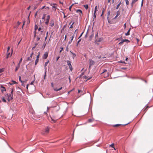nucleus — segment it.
<instances>
[{
    "instance_id": "nucleus-1",
    "label": "nucleus",
    "mask_w": 153,
    "mask_h": 153,
    "mask_svg": "<svg viewBox=\"0 0 153 153\" xmlns=\"http://www.w3.org/2000/svg\"><path fill=\"white\" fill-rule=\"evenodd\" d=\"M13 89H11V92L10 94V95H8L7 94V96L8 97V100L9 101H10V100H12L13 99Z\"/></svg>"
},
{
    "instance_id": "nucleus-2",
    "label": "nucleus",
    "mask_w": 153,
    "mask_h": 153,
    "mask_svg": "<svg viewBox=\"0 0 153 153\" xmlns=\"http://www.w3.org/2000/svg\"><path fill=\"white\" fill-rule=\"evenodd\" d=\"M50 128L48 127H46L45 129L42 131V133L43 134H48L50 130Z\"/></svg>"
},
{
    "instance_id": "nucleus-3",
    "label": "nucleus",
    "mask_w": 153,
    "mask_h": 153,
    "mask_svg": "<svg viewBox=\"0 0 153 153\" xmlns=\"http://www.w3.org/2000/svg\"><path fill=\"white\" fill-rule=\"evenodd\" d=\"M47 19L46 20V22L45 23V24L47 25H48V24L49 22V20L50 18V16L49 15H48L47 16Z\"/></svg>"
},
{
    "instance_id": "nucleus-4",
    "label": "nucleus",
    "mask_w": 153,
    "mask_h": 153,
    "mask_svg": "<svg viewBox=\"0 0 153 153\" xmlns=\"http://www.w3.org/2000/svg\"><path fill=\"white\" fill-rule=\"evenodd\" d=\"M50 5L52 7L53 10H54L55 11H56V10L57 9L56 6H55V5L57 6V4H51Z\"/></svg>"
},
{
    "instance_id": "nucleus-5",
    "label": "nucleus",
    "mask_w": 153,
    "mask_h": 153,
    "mask_svg": "<svg viewBox=\"0 0 153 153\" xmlns=\"http://www.w3.org/2000/svg\"><path fill=\"white\" fill-rule=\"evenodd\" d=\"M94 63L95 62L94 61H93L92 59H90L89 68H90L91 66L93 65L94 64Z\"/></svg>"
},
{
    "instance_id": "nucleus-6",
    "label": "nucleus",
    "mask_w": 153,
    "mask_h": 153,
    "mask_svg": "<svg viewBox=\"0 0 153 153\" xmlns=\"http://www.w3.org/2000/svg\"><path fill=\"white\" fill-rule=\"evenodd\" d=\"M54 22L53 20H51L49 24V25L51 27H52L54 25Z\"/></svg>"
},
{
    "instance_id": "nucleus-7",
    "label": "nucleus",
    "mask_w": 153,
    "mask_h": 153,
    "mask_svg": "<svg viewBox=\"0 0 153 153\" xmlns=\"http://www.w3.org/2000/svg\"><path fill=\"white\" fill-rule=\"evenodd\" d=\"M48 56V53L47 52H45L43 56V58L44 59H46Z\"/></svg>"
},
{
    "instance_id": "nucleus-8",
    "label": "nucleus",
    "mask_w": 153,
    "mask_h": 153,
    "mask_svg": "<svg viewBox=\"0 0 153 153\" xmlns=\"http://www.w3.org/2000/svg\"><path fill=\"white\" fill-rule=\"evenodd\" d=\"M76 12L79 13L80 16L82 14V12L81 10L80 9H78L76 10Z\"/></svg>"
},
{
    "instance_id": "nucleus-9",
    "label": "nucleus",
    "mask_w": 153,
    "mask_h": 153,
    "mask_svg": "<svg viewBox=\"0 0 153 153\" xmlns=\"http://www.w3.org/2000/svg\"><path fill=\"white\" fill-rule=\"evenodd\" d=\"M34 54V53L33 52H32L31 53V54L30 55V57H28V58H27V61H30L31 60L32 58V55Z\"/></svg>"
},
{
    "instance_id": "nucleus-10",
    "label": "nucleus",
    "mask_w": 153,
    "mask_h": 153,
    "mask_svg": "<svg viewBox=\"0 0 153 153\" xmlns=\"http://www.w3.org/2000/svg\"><path fill=\"white\" fill-rule=\"evenodd\" d=\"M12 53V51L11 53L10 54V53H9L8 52H7V55L6 56V58L7 59L9 57H10Z\"/></svg>"
},
{
    "instance_id": "nucleus-11",
    "label": "nucleus",
    "mask_w": 153,
    "mask_h": 153,
    "mask_svg": "<svg viewBox=\"0 0 153 153\" xmlns=\"http://www.w3.org/2000/svg\"><path fill=\"white\" fill-rule=\"evenodd\" d=\"M138 0H133L131 4V7H132L134 4Z\"/></svg>"
},
{
    "instance_id": "nucleus-12",
    "label": "nucleus",
    "mask_w": 153,
    "mask_h": 153,
    "mask_svg": "<svg viewBox=\"0 0 153 153\" xmlns=\"http://www.w3.org/2000/svg\"><path fill=\"white\" fill-rule=\"evenodd\" d=\"M1 90L2 92H3V91H5L6 90L5 88L4 87L2 86H1Z\"/></svg>"
},
{
    "instance_id": "nucleus-13",
    "label": "nucleus",
    "mask_w": 153,
    "mask_h": 153,
    "mask_svg": "<svg viewBox=\"0 0 153 153\" xmlns=\"http://www.w3.org/2000/svg\"><path fill=\"white\" fill-rule=\"evenodd\" d=\"M83 78L84 79H87V80H86V81H87L88 80L92 78V77H90L88 78L87 76H83Z\"/></svg>"
},
{
    "instance_id": "nucleus-14",
    "label": "nucleus",
    "mask_w": 153,
    "mask_h": 153,
    "mask_svg": "<svg viewBox=\"0 0 153 153\" xmlns=\"http://www.w3.org/2000/svg\"><path fill=\"white\" fill-rule=\"evenodd\" d=\"M68 66H69V68H70V71H72L73 69H72V65H71V63L69 64H68Z\"/></svg>"
},
{
    "instance_id": "nucleus-15",
    "label": "nucleus",
    "mask_w": 153,
    "mask_h": 153,
    "mask_svg": "<svg viewBox=\"0 0 153 153\" xmlns=\"http://www.w3.org/2000/svg\"><path fill=\"white\" fill-rule=\"evenodd\" d=\"M120 14V12L119 11H118L117 12V15L114 18V19H116Z\"/></svg>"
},
{
    "instance_id": "nucleus-16",
    "label": "nucleus",
    "mask_w": 153,
    "mask_h": 153,
    "mask_svg": "<svg viewBox=\"0 0 153 153\" xmlns=\"http://www.w3.org/2000/svg\"><path fill=\"white\" fill-rule=\"evenodd\" d=\"M131 30V28H130L129 30L125 34V35L126 36H128L130 34V31Z\"/></svg>"
},
{
    "instance_id": "nucleus-17",
    "label": "nucleus",
    "mask_w": 153,
    "mask_h": 153,
    "mask_svg": "<svg viewBox=\"0 0 153 153\" xmlns=\"http://www.w3.org/2000/svg\"><path fill=\"white\" fill-rule=\"evenodd\" d=\"M74 38V36H72L71 37V39H70V40L69 41V42H68V43L69 44H70V43H71V42H72L73 39Z\"/></svg>"
},
{
    "instance_id": "nucleus-18",
    "label": "nucleus",
    "mask_w": 153,
    "mask_h": 153,
    "mask_svg": "<svg viewBox=\"0 0 153 153\" xmlns=\"http://www.w3.org/2000/svg\"><path fill=\"white\" fill-rule=\"evenodd\" d=\"M20 66V65H18L16 67V68H15V71H17V70H18V69L19 68Z\"/></svg>"
},
{
    "instance_id": "nucleus-19",
    "label": "nucleus",
    "mask_w": 153,
    "mask_h": 153,
    "mask_svg": "<svg viewBox=\"0 0 153 153\" xmlns=\"http://www.w3.org/2000/svg\"><path fill=\"white\" fill-rule=\"evenodd\" d=\"M121 125V124H116V125H113V126L114 127H118L120 126Z\"/></svg>"
},
{
    "instance_id": "nucleus-20",
    "label": "nucleus",
    "mask_w": 153,
    "mask_h": 153,
    "mask_svg": "<svg viewBox=\"0 0 153 153\" xmlns=\"http://www.w3.org/2000/svg\"><path fill=\"white\" fill-rule=\"evenodd\" d=\"M81 92H81L82 94L81 95H83L85 94V93H83L81 91L79 90H78V93H80Z\"/></svg>"
},
{
    "instance_id": "nucleus-21",
    "label": "nucleus",
    "mask_w": 153,
    "mask_h": 153,
    "mask_svg": "<svg viewBox=\"0 0 153 153\" xmlns=\"http://www.w3.org/2000/svg\"><path fill=\"white\" fill-rule=\"evenodd\" d=\"M126 2V4L127 5H128L129 4V2L128 0H125Z\"/></svg>"
},
{
    "instance_id": "nucleus-22",
    "label": "nucleus",
    "mask_w": 153,
    "mask_h": 153,
    "mask_svg": "<svg viewBox=\"0 0 153 153\" xmlns=\"http://www.w3.org/2000/svg\"><path fill=\"white\" fill-rule=\"evenodd\" d=\"M1 99H2V101L4 102H6V101L4 97H2Z\"/></svg>"
},
{
    "instance_id": "nucleus-23",
    "label": "nucleus",
    "mask_w": 153,
    "mask_h": 153,
    "mask_svg": "<svg viewBox=\"0 0 153 153\" xmlns=\"http://www.w3.org/2000/svg\"><path fill=\"white\" fill-rule=\"evenodd\" d=\"M121 4V1L120 2V3L117 5V7H116V9H118L119 7L120 6V4Z\"/></svg>"
},
{
    "instance_id": "nucleus-24",
    "label": "nucleus",
    "mask_w": 153,
    "mask_h": 153,
    "mask_svg": "<svg viewBox=\"0 0 153 153\" xmlns=\"http://www.w3.org/2000/svg\"><path fill=\"white\" fill-rule=\"evenodd\" d=\"M98 10V7H97V6H95V9H94V12H96V11L97 10Z\"/></svg>"
},
{
    "instance_id": "nucleus-25",
    "label": "nucleus",
    "mask_w": 153,
    "mask_h": 153,
    "mask_svg": "<svg viewBox=\"0 0 153 153\" xmlns=\"http://www.w3.org/2000/svg\"><path fill=\"white\" fill-rule=\"evenodd\" d=\"M84 6L85 7V8L86 9H88V4L85 5Z\"/></svg>"
},
{
    "instance_id": "nucleus-26",
    "label": "nucleus",
    "mask_w": 153,
    "mask_h": 153,
    "mask_svg": "<svg viewBox=\"0 0 153 153\" xmlns=\"http://www.w3.org/2000/svg\"><path fill=\"white\" fill-rule=\"evenodd\" d=\"M38 61H39V59H36L35 61V65H36L37 64V63L38 62Z\"/></svg>"
},
{
    "instance_id": "nucleus-27",
    "label": "nucleus",
    "mask_w": 153,
    "mask_h": 153,
    "mask_svg": "<svg viewBox=\"0 0 153 153\" xmlns=\"http://www.w3.org/2000/svg\"><path fill=\"white\" fill-rule=\"evenodd\" d=\"M12 82H13V83H10V85H12L14 84H16L17 83L15 81H12Z\"/></svg>"
},
{
    "instance_id": "nucleus-28",
    "label": "nucleus",
    "mask_w": 153,
    "mask_h": 153,
    "mask_svg": "<svg viewBox=\"0 0 153 153\" xmlns=\"http://www.w3.org/2000/svg\"><path fill=\"white\" fill-rule=\"evenodd\" d=\"M149 108V106L147 105L146 106V108H145V109L144 110V111H145V112L146 111H147V108Z\"/></svg>"
},
{
    "instance_id": "nucleus-29",
    "label": "nucleus",
    "mask_w": 153,
    "mask_h": 153,
    "mask_svg": "<svg viewBox=\"0 0 153 153\" xmlns=\"http://www.w3.org/2000/svg\"><path fill=\"white\" fill-rule=\"evenodd\" d=\"M149 108V106L147 105L146 106V108H145V109L144 110V111H145V112L146 111H147V108Z\"/></svg>"
},
{
    "instance_id": "nucleus-30",
    "label": "nucleus",
    "mask_w": 153,
    "mask_h": 153,
    "mask_svg": "<svg viewBox=\"0 0 153 153\" xmlns=\"http://www.w3.org/2000/svg\"><path fill=\"white\" fill-rule=\"evenodd\" d=\"M149 108V106L147 105L146 106V108H145V109L144 110V111H145V112L146 111H147V108Z\"/></svg>"
},
{
    "instance_id": "nucleus-31",
    "label": "nucleus",
    "mask_w": 153,
    "mask_h": 153,
    "mask_svg": "<svg viewBox=\"0 0 153 153\" xmlns=\"http://www.w3.org/2000/svg\"><path fill=\"white\" fill-rule=\"evenodd\" d=\"M50 118L51 119V120L53 121V122L54 123H55L56 122V120L53 119L51 117Z\"/></svg>"
},
{
    "instance_id": "nucleus-32",
    "label": "nucleus",
    "mask_w": 153,
    "mask_h": 153,
    "mask_svg": "<svg viewBox=\"0 0 153 153\" xmlns=\"http://www.w3.org/2000/svg\"><path fill=\"white\" fill-rule=\"evenodd\" d=\"M22 58H21L20 59V61H19V63H18V65H20V63H21V62H22Z\"/></svg>"
},
{
    "instance_id": "nucleus-33",
    "label": "nucleus",
    "mask_w": 153,
    "mask_h": 153,
    "mask_svg": "<svg viewBox=\"0 0 153 153\" xmlns=\"http://www.w3.org/2000/svg\"><path fill=\"white\" fill-rule=\"evenodd\" d=\"M124 42V41H123V39L121 40V41L119 43V44L121 45Z\"/></svg>"
},
{
    "instance_id": "nucleus-34",
    "label": "nucleus",
    "mask_w": 153,
    "mask_h": 153,
    "mask_svg": "<svg viewBox=\"0 0 153 153\" xmlns=\"http://www.w3.org/2000/svg\"><path fill=\"white\" fill-rule=\"evenodd\" d=\"M48 62H49V61H48L46 62H45V68L46 66L48 64Z\"/></svg>"
},
{
    "instance_id": "nucleus-35",
    "label": "nucleus",
    "mask_w": 153,
    "mask_h": 153,
    "mask_svg": "<svg viewBox=\"0 0 153 153\" xmlns=\"http://www.w3.org/2000/svg\"><path fill=\"white\" fill-rule=\"evenodd\" d=\"M46 15V14H44L43 15V16H42V19H43V20L45 19Z\"/></svg>"
},
{
    "instance_id": "nucleus-36",
    "label": "nucleus",
    "mask_w": 153,
    "mask_h": 153,
    "mask_svg": "<svg viewBox=\"0 0 153 153\" xmlns=\"http://www.w3.org/2000/svg\"><path fill=\"white\" fill-rule=\"evenodd\" d=\"M96 15H97V14L96 13V12H94V18H95L96 17Z\"/></svg>"
},
{
    "instance_id": "nucleus-37",
    "label": "nucleus",
    "mask_w": 153,
    "mask_h": 153,
    "mask_svg": "<svg viewBox=\"0 0 153 153\" xmlns=\"http://www.w3.org/2000/svg\"><path fill=\"white\" fill-rule=\"evenodd\" d=\"M4 68H2L0 69V73H2L4 71Z\"/></svg>"
},
{
    "instance_id": "nucleus-38",
    "label": "nucleus",
    "mask_w": 153,
    "mask_h": 153,
    "mask_svg": "<svg viewBox=\"0 0 153 153\" xmlns=\"http://www.w3.org/2000/svg\"><path fill=\"white\" fill-rule=\"evenodd\" d=\"M74 22H73V23H72V25L70 26V28H71L73 27V25H74Z\"/></svg>"
},
{
    "instance_id": "nucleus-39",
    "label": "nucleus",
    "mask_w": 153,
    "mask_h": 153,
    "mask_svg": "<svg viewBox=\"0 0 153 153\" xmlns=\"http://www.w3.org/2000/svg\"><path fill=\"white\" fill-rule=\"evenodd\" d=\"M40 55V53H38V54L36 56V59H39Z\"/></svg>"
},
{
    "instance_id": "nucleus-40",
    "label": "nucleus",
    "mask_w": 153,
    "mask_h": 153,
    "mask_svg": "<svg viewBox=\"0 0 153 153\" xmlns=\"http://www.w3.org/2000/svg\"><path fill=\"white\" fill-rule=\"evenodd\" d=\"M110 146L111 147H112V148H114V144L113 143L111 144Z\"/></svg>"
},
{
    "instance_id": "nucleus-41",
    "label": "nucleus",
    "mask_w": 153,
    "mask_h": 153,
    "mask_svg": "<svg viewBox=\"0 0 153 153\" xmlns=\"http://www.w3.org/2000/svg\"><path fill=\"white\" fill-rule=\"evenodd\" d=\"M66 62H67V65L71 63V62L70 61H69V60H67Z\"/></svg>"
},
{
    "instance_id": "nucleus-42",
    "label": "nucleus",
    "mask_w": 153,
    "mask_h": 153,
    "mask_svg": "<svg viewBox=\"0 0 153 153\" xmlns=\"http://www.w3.org/2000/svg\"><path fill=\"white\" fill-rule=\"evenodd\" d=\"M54 91H59V89H57V88H54L53 89Z\"/></svg>"
},
{
    "instance_id": "nucleus-43",
    "label": "nucleus",
    "mask_w": 153,
    "mask_h": 153,
    "mask_svg": "<svg viewBox=\"0 0 153 153\" xmlns=\"http://www.w3.org/2000/svg\"><path fill=\"white\" fill-rule=\"evenodd\" d=\"M38 28V26L36 25L35 26V30H36Z\"/></svg>"
},
{
    "instance_id": "nucleus-44",
    "label": "nucleus",
    "mask_w": 153,
    "mask_h": 153,
    "mask_svg": "<svg viewBox=\"0 0 153 153\" xmlns=\"http://www.w3.org/2000/svg\"><path fill=\"white\" fill-rule=\"evenodd\" d=\"M19 80L22 82V83L23 82V81L21 80V76H19Z\"/></svg>"
},
{
    "instance_id": "nucleus-45",
    "label": "nucleus",
    "mask_w": 153,
    "mask_h": 153,
    "mask_svg": "<svg viewBox=\"0 0 153 153\" xmlns=\"http://www.w3.org/2000/svg\"><path fill=\"white\" fill-rule=\"evenodd\" d=\"M45 9H47V10H49V7H45Z\"/></svg>"
},
{
    "instance_id": "nucleus-46",
    "label": "nucleus",
    "mask_w": 153,
    "mask_h": 153,
    "mask_svg": "<svg viewBox=\"0 0 153 153\" xmlns=\"http://www.w3.org/2000/svg\"><path fill=\"white\" fill-rule=\"evenodd\" d=\"M123 40L124 41V42H129L128 40V39H123Z\"/></svg>"
},
{
    "instance_id": "nucleus-47",
    "label": "nucleus",
    "mask_w": 153,
    "mask_h": 153,
    "mask_svg": "<svg viewBox=\"0 0 153 153\" xmlns=\"http://www.w3.org/2000/svg\"><path fill=\"white\" fill-rule=\"evenodd\" d=\"M34 82V81H32L30 83V85H33Z\"/></svg>"
},
{
    "instance_id": "nucleus-48",
    "label": "nucleus",
    "mask_w": 153,
    "mask_h": 153,
    "mask_svg": "<svg viewBox=\"0 0 153 153\" xmlns=\"http://www.w3.org/2000/svg\"><path fill=\"white\" fill-rule=\"evenodd\" d=\"M22 85L25 87V84L24 83H23V82H22Z\"/></svg>"
},
{
    "instance_id": "nucleus-49",
    "label": "nucleus",
    "mask_w": 153,
    "mask_h": 153,
    "mask_svg": "<svg viewBox=\"0 0 153 153\" xmlns=\"http://www.w3.org/2000/svg\"><path fill=\"white\" fill-rule=\"evenodd\" d=\"M73 5H71L70 7H69V9L70 10V11L71 10V7H72V6Z\"/></svg>"
},
{
    "instance_id": "nucleus-50",
    "label": "nucleus",
    "mask_w": 153,
    "mask_h": 153,
    "mask_svg": "<svg viewBox=\"0 0 153 153\" xmlns=\"http://www.w3.org/2000/svg\"><path fill=\"white\" fill-rule=\"evenodd\" d=\"M45 6H43V7H42L40 9L41 10H42L43 9L45 8Z\"/></svg>"
},
{
    "instance_id": "nucleus-51",
    "label": "nucleus",
    "mask_w": 153,
    "mask_h": 153,
    "mask_svg": "<svg viewBox=\"0 0 153 153\" xmlns=\"http://www.w3.org/2000/svg\"><path fill=\"white\" fill-rule=\"evenodd\" d=\"M69 79V83H70L71 82V77L70 76H69L68 78Z\"/></svg>"
},
{
    "instance_id": "nucleus-52",
    "label": "nucleus",
    "mask_w": 153,
    "mask_h": 153,
    "mask_svg": "<svg viewBox=\"0 0 153 153\" xmlns=\"http://www.w3.org/2000/svg\"><path fill=\"white\" fill-rule=\"evenodd\" d=\"M74 89L73 88V89H72V90H71L70 91L68 92V94H69L70 93V92H71V91H73L74 90Z\"/></svg>"
},
{
    "instance_id": "nucleus-53",
    "label": "nucleus",
    "mask_w": 153,
    "mask_h": 153,
    "mask_svg": "<svg viewBox=\"0 0 153 153\" xmlns=\"http://www.w3.org/2000/svg\"><path fill=\"white\" fill-rule=\"evenodd\" d=\"M110 11H109L108 12V16H109L110 14Z\"/></svg>"
},
{
    "instance_id": "nucleus-54",
    "label": "nucleus",
    "mask_w": 153,
    "mask_h": 153,
    "mask_svg": "<svg viewBox=\"0 0 153 153\" xmlns=\"http://www.w3.org/2000/svg\"><path fill=\"white\" fill-rule=\"evenodd\" d=\"M88 122H92V120H91V119H89L88 120Z\"/></svg>"
},
{
    "instance_id": "nucleus-55",
    "label": "nucleus",
    "mask_w": 153,
    "mask_h": 153,
    "mask_svg": "<svg viewBox=\"0 0 153 153\" xmlns=\"http://www.w3.org/2000/svg\"><path fill=\"white\" fill-rule=\"evenodd\" d=\"M21 23L20 22H17V25H18V26Z\"/></svg>"
},
{
    "instance_id": "nucleus-56",
    "label": "nucleus",
    "mask_w": 153,
    "mask_h": 153,
    "mask_svg": "<svg viewBox=\"0 0 153 153\" xmlns=\"http://www.w3.org/2000/svg\"><path fill=\"white\" fill-rule=\"evenodd\" d=\"M60 49H61V50L60 51V52H61L63 50V48L62 47Z\"/></svg>"
},
{
    "instance_id": "nucleus-57",
    "label": "nucleus",
    "mask_w": 153,
    "mask_h": 153,
    "mask_svg": "<svg viewBox=\"0 0 153 153\" xmlns=\"http://www.w3.org/2000/svg\"><path fill=\"white\" fill-rule=\"evenodd\" d=\"M83 32H82V33L81 34V35H80V36H79V39L80 38V37L82 36V34H83Z\"/></svg>"
},
{
    "instance_id": "nucleus-58",
    "label": "nucleus",
    "mask_w": 153,
    "mask_h": 153,
    "mask_svg": "<svg viewBox=\"0 0 153 153\" xmlns=\"http://www.w3.org/2000/svg\"><path fill=\"white\" fill-rule=\"evenodd\" d=\"M37 39V41L39 40V39H40V38H39V37H37V39Z\"/></svg>"
},
{
    "instance_id": "nucleus-59",
    "label": "nucleus",
    "mask_w": 153,
    "mask_h": 153,
    "mask_svg": "<svg viewBox=\"0 0 153 153\" xmlns=\"http://www.w3.org/2000/svg\"><path fill=\"white\" fill-rule=\"evenodd\" d=\"M10 47L9 46L8 47V48H7V52H8L9 50L10 49Z\"/></svg>"
},
{
    "instance_id": "nucleus-60",
    "label": "nucleus",
    "mask_w": 153,
    "mask_h": 153,
    "mask_svg": "<svg viewBox=\"0 0 153 153\" xmlns=\"http://www.w3.org/2000/svg\"><path fill=\"white\" fill-rule=\"evenodd\" d=\"M37 12L35 14L34 16L36 17L37 15Z\"/></svg>"
},
{
    "instance_id": "nucleus-61",
    "label": "nucleus",
    "mask_w": 153,
    "mask_h": 153,
    "mask_svg": "<svg viewBox=\"0 0 153 153\" xmlns=\"http://www.w3.org/2000/svg\"><path fill=\"white\" fill-rule=\"evenodd\" d=\"M107 71L106 70H104L103 72L102 73H105L106 72H107Z\"/></svg>"
},
{
    "instance_id": "nucleus-62",
    "label": "nucleus",
    "mask_w": 153,
    "mask_h": 153,
    "mask_svg": "<svg viewBox=\"0 0 153 153\" xmlns=\"http://www.w3.org/2000/svg\"><path fill=\"white\" fill-rule=\"evenodd\" d=\"M42 28H41V27L39 28L38 29V31H41V30H42Z\"/></svg>"
},
{
    "instance_id": "nucleus-63",
    "label": "nucleus",
    "mask_w": 153,
    "mask_h": 153,
    "mask_svg": "<svg viewBox=\"0 0 153 153\" xmlns=\"http://www.w3.org/2000/svg\"><path fill=\"white\" fill-rule=\"evenodd\" d=\"M81 40V39H79L78 41L77 42V45L80 42Z\"/></svg>"
},
{
    "instance_id": "nucleus-64",
    "label": "nucleus",
    "mask_w": 153,
    "mask_h": 153,
    "mask_svg": "<svg viewBox=\"0 0 153 153\" xmlns=\"http://www.w3.org/2000/svg\"><path fill=\"white\" fill-rule=\"evenodd\" d=\"M28 85H28V84H27V86H26V88H27V90H28Z\"/></svg>"
}]
</instances>
